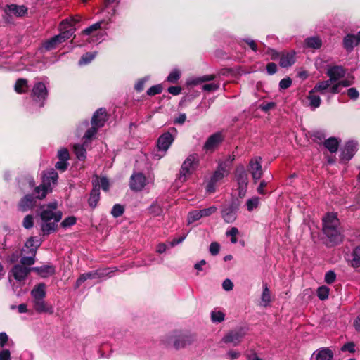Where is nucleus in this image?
<instances>
[{
    "instance_id": "nucleus-1",
    "label": "nucleus",
    "mask_w": 360,
    "mask_h": 360,
    "mask_svg": "<svg viewBox=\"0 0 360 360\" xmlns=\"http://www.w3.org/2000/svg\"><path fill=\"white\" fill-rule=\"evenodd\" d=\"M323 232L329 241L334 245L340 243L343 240L342 229L338 215L335 212L327 213L322 219Z\"/></svg>"
},
{
    "instance_id": "nucleus-2",
    "label": "nucleus",
    "mask_w": 360,
    "mask_h": 360,
    "mask_svg": "<svg viewBox=\"0 0 360 360\" xmlns=\"http://www.w3.org/2000/svg\"><path fill=\"white\" fill-rule=\"evenodd\" d=\"M56 210V202H51L43 207L40 216L42 220L41 231L44 234H49L56 231L57 224L62 218V212Z\"/></svg>"
},
{
    "instance_id": "nucleus-3",
    "label": "nucleus",
    "mask_w": 360,
    "mask_h": 360,
    "mask_svg": "<svg viewBox=\"0 0 360 360\" xmlns=\"http://www.w3.org/2000/svg\"><path fill=\"white\" fill-rule=\"evenodd\" d=\"M196 341L194 334L183 333L179 331H173L166 335L162 339V342L166 347H174L179 349L189 346Z\"/></svg>"
},
{
    "instance_id": "nucleus-4",
    "label": "nucleus",
    "mask_w": 360,
    "mask_h": 360,
    "mask_svg": "<svg viewBox=\"0 0 360 360\" xmlns=\"http://www.w3.org/2000/svg\"><path fill=\"white\" fill-rule=\"evenodd\" d=\"M326 75L328 76L329 79L319 82L316 84V89L328 91L334 83L338 82L340 79L344 77L345 70L342 66L334 65L328 68Z\"/></svg>"
},
{
    "instance_id": "nucleus-5",
    "label": "nucleus",
    "mask_w": 360,
    "mask_h": 360,
    "mask_svg": "<svg viewBox=\"0 0 360 360\" xmlns=\"http://www.w3.org/2000/svg\"><path fill=\"white\" fill-rule=\"evenodd\" d=\"M233 160L234 158L229 157L225 162L219 165L217 169L207 184L206 190L207 192L213 193L215 191L216 184L229 174L231 165Z\"/></svg>"
},
{
    "instance_id": "nucleus-6",
    "label": "nucleus",
    "mask_w": 360,
    "mask_h": 360,
    "mask_svg": "<svg viewBox=\"0 0 360 360\" xmlns=\"http://www.w3.org/2000/svg\"><path fill=\"white\" fill-rule=\"evenodd\" d=\"M58 177V174L53 169L44 174L42 183L34 189L35 197L39 199L45 198L46 194L52 191L51 186L56 184Z\"/></svg>"
},
{
    "instance_id": "nucleus-7",
    "label": "nucleus",
    "mask_w": 360,
    "mask_h": 360,
    "mask_svg": "<svg viewBox=\"0 0 360 360\" xmlns=\"http://www.w3.org/2000/svg\"><path fill=\"white\" fill-rule=\"evenodd\" d=\"M199 164V155L197 153L189 155L183 162L180 171V180L186 181L195 171Z\"/></svg>"
},
{
    "instance_id": "nucleus-8",
    "label": "nucleus",
    "mask_w": 360,
    "mask_h": 360,
    "mask_svg": "<svg viewBox=\"0 0 360 360\" xmlns=\"http://www.w3.org/2000/svg\"><path fill=\"white\" fill-rule=\"evenodd\" d=\"M48 96V90L43 82H39L34 85L31 96L34 102H35L39 107L44 106V101Z\"/></svg>"
},
{
    "instance_id": "nucleus-9",
    "label": "nucleus",
    "mask_w": 360,
    "mask_h": 360,
    "mask_svg": "<svg viewBox=\"0 0 360 360\" xmlns=\"http://www.w3.org/2000/svg\"><path fill=\"white\" fill-rule=\"evenodd\" d=\"M236 179L238 182V195L240 198L246 195L248 188V174L243 165H239L236 170Z\"/></svg>"
},
{
    "instance_id": "nucleus-10",
    "label": "nucleus",
    "mask_w": 360,
    "mask_h": 360,
    "mask_svg": "<svg viewBox=\"0 0 360 360\" xmlns=\"http://www.w3.org/2000/svg\"><path fill=\"white\" fill-rule=\"evenodd\" d=\"M73 32L74 31L72 29L61 32L59 34L56 35L50 39L44 41L43 44L44 49L46 51L56 49L58 44L70 38Z\"/></svg>"
},
{
    "instance_id": "nucleus-11",
    "label": "nucleus",
    "mask_w": 360,
    "mask_h": 360,
    "mask_svg": "<svg viewBox=\"0 0 360 360\" xmlns=\"http://www.w3.org/2000/svg\"><path fill=\"white\" fill-rule=\"evenodd\" d=\"M174 141V137L169 132H166L162 134L158 140V152L161 153V154L159 153H155L154 158L156 160L160 159L162 157H163L167 150L169 149V146Z\"/></svg>"
},
{
    "instance_id": "nucleus-12",
    "label": "nucleus",
    "mask_w": 360,
    "mask_h": 360,
    "mask_svg": "<svg viewBox=\"0 0 360 360\" xmlns=\"http://www.w3.org/2000/svg\"><path fill=\"white\" fill-rule=\"evenodd\" d=\"M249 172H250L254 183L262 177L263 172L262 169V158L259 156L254 157L249 162Z\"/></svg>"
},
{
    "instance_id": "nucleus-13",
    "label": "nucleus",
    "mask_w": 360,
    "mask_h": 360,
    "mask_svg": "<svg viewBox=\"0 0 360 360\" xmlns=\"http://www.w3.org/2000/svg\"><path fill=\"white\" fill-rule=\"evenodd\" d=\"M27 8L23 5H8L5 8V15L4 18L6 22H9L8 18L10 16L15 15L16 17H22L27 13Z\"/></svg>"
},
{
    "instance_id": "nucleus-14",
    "label": "nucleus",
    "mask_w": 360,
    "mask_h": 360,
    "mask_svg": "<svg viewBox=\"0 0 360 360\" xmlns=\"http://www.w3.org/2000/svg\"><path fill=\"white\" fill-rule=\"evenodd\" d=\"M358 150V143L355 141H347L341 152L342 160H350Z\"/></svg>"
},
{
    "instance_id": "nucleus-15",
    "label": "nucleus",
    "mask_w": 360,
    "mask_h": 360,
    "mask_svg": "<svg viewBox=\"0 0 360 360\" xmlns=\"http://www.w3.org/2000/svg\"><path fill=\"white\" fill-rule=\"evenodd\" d=\"M147 184V179L141 173H136L132 174L131 176L130 188L133 191H141Z\"/></svg>"
},
{
    "instance_id": "nucleus-16",
    "label": "nucleus",
    "mask_w": 360,
    "mask_h": 360,
    "mask_svg": "<svg viewBox=\"0 0 360 360\" xmlns=\"http://www.w3.org/2000/svg\"><path fill=\"white\" fill-rule=\"evenodd\" d=\"M316 84L314 87L309 92V95L307 96V99L309 101V106L314 110L319 108L321 105V100L319 96L316 95L315 93L319 92L322 95H325L328 93V90H320L316 89Z\"/></svg>"
},
{
    "instance_id": "nucleus-17",
    "label": "nucleus",
    "mask_w": 360,
    "mask_h": 360,
    "mask_svg": "<svg viewBox=\"0 0 360 360\" xmlns=\"http://www.w3.org/2000/svg\"><path fill=\"white\" fill-rule=\"evenodd\" d=\"M31 271H32V268L26 267L21 264H16L13 267L11 274L17 281L21 282L27 278Z\"/></svg>"
},
{
    "instance_id": "nucleus-18",
    "label": "nucleus",
    "mask_w": 360,
    "mask_h": 360,
    "mask_svg": "<svg viewBox=\"0 0 360 360\" xmlns=\"http://www.w3.org/2000/svg\"><path fill=\"white\" fill-rule=\"evenodd\" d=\"M223 136L219 132L214 133L209 136L204 144L203 148L206 151H213L222 141Z\"/></svg>"
},
{
    "instance_id": "nucleus-19",
    "label": "nucleus",
    "mask_w": 360,
    "mask_h": 360,
    "mask_svg": "<svg viewBox=\"0 0 360 360\" xmlns=\"http://www.w3.org/2000/svg\"><path fill=\"white\" fill-rule=\"evenodd\" d=\"M106 120L107 114L105 110L100 108L94 112L92 117L91 124L97 128H100L104 125Z\"/></svg>"
},
{
    "instance_id": "nucleus-20",
    "label": "nucleus",
    "mask_w": 360,
    "mask_h": 360,
    "mask_svg": "<svg viewBox=\"0 0 360 360\" xmlns=\"http://www.w3.org/2000/svg\"><path fill=\"white\" fill-rule=\"evenodd\" d=\"M312 358L316 360H332L333 352L328 347H322L313 353Z\"/></svg>"
},
{
    "instance_id": "nucleus-21",
    "label": "nucleus",
    "mask_w": 360,
    "mask_h": 360,
    "mask_svg": "<svg viewBox=\"0 0 360 360\" xmlns=\"http://www.w3.org/2000/svg\"><path fill=\"white\" fill-rule=\"evenodd\" d=\"M40 245L41 242L39 240L37 239L34 237H30L26 241L25 247L22 251L24 253H32V255H36L37 250L38 248L40 246Z\"/></svg>"
},
{
    "instance_id": "nucleus-22",
    "label": "nucleus",
    "mask_w": 360,
    "mask_h": 360,
    "mask_svg": "<svg viewBox=\"0 0 360 360\" xmlns=\"http://www.w3.org/2000/svg\"><path fill=\"white\" fill-rule=\"evenodd\" d=\"M295 62V53L294 51L290 52H282L279 60V65L282 68H288L292 65Z\"/></svg>"
},
{
    "instance_id": "nucleus-23",
    "label": "nucleus",
    "mask_w": 360,
    "mask_h": 360,
    "mask_svg": "<svg viewBox=\"0 0 360 360\" xmlns=\"http://www.w3.org/2000/svg\"><path fill=\"white\" fill-rule=\"evenodd\" d=\"M33 307L38 313L52 314L53 312V308L47 305L44 299L33 300Z\"/></svg>"
},
{
    "instance_id": "nucleus-24",
    "label": "nucleus",
    "mask_w": 360,
    "mask_h": 360,
    "mask_svg": "<svg viewBox=\"0 0 360 360\" xmlns=\"http://www.w3.org/2000/svg\"><path fill=\"white\" fill-rule=\"evenodd\" d=\"M243 338V335L240 331H231L226 334L222 339V341L225 343H229L233 345L238 344Z\"/></svg>"
},
{
    "instance_id": "nucleus-25",
    "label": "nucleus",
    "mask_w": 360,
    "mask_h": 360,
    "mask_svg": "<svg viewBox=\"0 0 360 360\" xmlns=\"http://www.w3.org/2000/svg\"><path fill=\"white\" fill-rule=\"evenodd\" d=\"M215 78L214 75H206L201 77H191L187 79L186 85L188 86H193L200 84L203 82L213 80Z\"/></svg>"
},
{
    "instance_id": "nucleus-26",
    "label": "nucleus",
    "mask_w": 360,
    "mask_h": 360,
    "mask_svg": "<svg viewBox=\"0 0 360 360\" xmlns=\"http://www.w3.org/2000/svg\"><path fill=\"white\" fill-rule=\"evenodd\" d=\"M352 80L349 79H342L338 82L334 83L333 86L328 89V93L330 94H337L340 92V87H348L352 84Z\"/></svg>"
},
{
    "instance_id": "nucleus-27",
    "label": "nucleus",
    "mask_w": 360,
    "mask_h": 360,
    "mask_svg": "<svg viewBox=\"0 0 360 360\" xmlns=\"http://www.w3.org/2000/svg\"><path fill=\"white\" fill-rule=\"evenodd\" d=\"M358 43H359L358 40V34L355 36L354 34H349L343 39L344 48L348 51H351Z\"/></svg>"
},
{
    "instance_id": "nucleus-28",
    "label": "nucleus",
    "mask_w": 360,
    "mask_h": 360,
    "mask_svg": "<svg viewBox=\"0 0 360 360\" xmlns=\"http://www.w3.org/2000/svg\"><path fill=\"white\" fill-rule=\"evenodd\" d=\"M32 269L43 278H47L53 275L55 272L53 266L49 265L42 266L40 267H33Z\"/></svg>"
},
{
    "instance_id": "nucleus-29",
    "label": "nucleus",
    "mask_w": 360,
    "mask_h": 360,
    "mask_svg": "<svg viewBox=\"0 0 360 360\" xmlns=\"http://www.w3.org/2000/svg\"><path fill=\"white\" fill-rule=\"evenodd\" d=\"M31 295L33 300L44 299L46 297V285L44 283H39L36 285L31 291Z\"/></svg>"
},
{
    "instance_id": "nucleus-30",
    "label": "nucleus",
    "mask_w": 360,
    "mask_h": 360,
    "mask_svg": "<svg viewBox=\"0 0 360 360\" xmlns=\"http://www.w3.org/2000/svg\"><path fill=\"white\" fill-rule=\"evenodd\" d=\"M304 46L307 48L318 49L322 46V40L317 36L307 37L304 40Z\"/></svg>"
},
{
    "instance_id": "nucleus-31",
    "label": "nucleus",
    "mask_w": 360,
    "mask_h": 360,
    "mask_svg": "<svg viewBox=\"0 0 360 360\" xmlns=\"http://www.w3.org/2000/svg\"><path fill=\"white\" fill-rule=\"evenodd\" d=\"M108 24H109V21H106L105 20H101L99 22H97L91 25V26L88 27L87 28H86L82 32V33L85 35H91L94 32H95L98 30H100L102 28L107 29V27L103 26V25H107Z\"/></svg>"
},
{
    "instance_id": "nucleus-32",
    "label": "nucleus",
    "mask_w": 360,
    "mask_h": 360,
    "mask_svg": "<svg viewBox=\"0 0 360 360\" xmlns=\"http://www.w3.org/2000/svg\"><path fill=\"white\" fill-rule=\"evenodd\" d=\"M271 293L267 287V285H264L263 291L259 301V305L264 307H266L270 305L271 302Z\"/></svg>"
},
{
    "instance_id": "nucleus-33",
    "label": "nucleus",
    "mask_w": 360,
    "mask_h": 360,
    "mask_svg": "<svg viewBox=\"0 0 360 360\" xmlns=\"http://www.w3.org/2000/svg\"><path fill=\"white\" fill-rule=\"evenodd\" d=\"M352 259H350L349 264L353 268L360 267V245L356 247L352 252L351 254Z\"/></svg>"
},
{
    "instance_id": "nucleus-34",
    "label": "nucleus",
    "mask_w": 360,
    "mask_h": 360,
    "mask_svg": "<svg viewBox=\"0 0 360 360\" xmlns=\"http://www.w3.org/2000/svg\"><path fill=\"white\" fill-rule=\"evenodd\" d=\"M221 217L226 223H232L236 219V212L231 207L223 209L221 212Z\"/></svg>"
},
{
    "instance_id": "nucleus-35",
    "label": "nucleus",
    "mask_w": 360,
    "mask_h": 360,
    "mask_svg": "<svg viewBox=\"0 0 360 360\" xmlns=\"http://www.w3.org/2000/svg\"><path fill=\"white\" fill-rule=\"evenodd\" d=\"M340 141L335 137H330L324 141V146L330 152L336 153L339 148Z\"/></svg>"
},
{
    "instance_id": "nucleus-36",
    "label": "nucleus",
    "mask_w": 360,
    "mask_h": 360,
    "mask_svg": "<svg viewBox=\"0 0 360 360\" xmlns=\"http://www.w3.org/2000/svg\"><path fill=\"white\" fill-rule=\"evenodd\" d=\"M34 198L31 195H26L20 202L19 208L22 211H27L33 206Z\"/></svg>"
},
{
    "instance_id": "nucleus-37",
    "label": "nucleus",
    "mask_w": 360,
    "mask_h": 360,
    "mask_svg": "<svg viewBox=\"0 0 360 360\" xmlns=\"http://www.w3.org/2000/svg\"><path fill=\"white\" fill-rule=\"evenodd\" d=\"M15 91L18 94H22L27 91L28 89V82L25 79H18L14 86Z\"/></svg>"
},
{
    "instance_id": "nucleus-38",
    "label": "nucleus",
    "mask_w": 360,
    "mask_h": 360,
    "mask_svg": "<svg viewBox=\"0 0 360 360\" xmlns=\"http://www.w3.org/2000/svg\"><path fill=\"white\" fill-rule=\"evenodd\" d=\"M100 199L99 187H94L92 189L90 198L89 199V204L91 207H95Z\"/></svg>"
},
{
    "instance_id": "nucleus-39",
    "label": "nucleus",
    "mask_w": 360,
    "mask_h": 360,
    "mask_svg": "<svg viewBox=\"0 0 360 360\" xmlns=\"http://www.w3.org/2000/svg\"><path fill=\"white\" fill-rule=\"evenodd\" d=\"M93 184L94 187H98L97 186H100L105 191H108L110 186L109 181L107 178L102 177L99 179L97 176L94 179Z\"/></svg>"
},
{
    "instance_id": "nucleus-40",
    "label": "nucleus",
    "mask_w": 360,
    "mask_h": 360,
    "mask_svg": "<svg viewBox=\"0 0 360 360\" xmlns=\"http://www.w3.org/2000/svg\"><path fill=\"white\" fill-rule=\"evenodd\" d=\"M74 151L77 158L79 160H84L86 158V149L84 146L80 144H75L74 146Z\"/></svg>"
},
{
    "instance_id": "nucleus-41",
    "label": "nucleus",
    "mask_w": 360,
    "mask_h": 360,
    "mask_svg": "<svg viewBox=\"0 0 360 360\" xmlns=\"http://www.w3.org/2000/svg\"><path fill=\"white\" fill-rule=\"evenodd\" d=\"M27 255H24L20 259L21 265L22 266H31L35 262V256L36 255H33L32 253H26Z\"/></svg>"
},
{
    "instance_id": "nucleus-42",
    "label": "nucleus",
    "mask_w": 360,
    "mask_h": 360,
    "mask_svg": "<svg viewBox=\"0 0 360 360\" xmlns=\"http://www.w3.org/2000/svg\"><path fill=\"white\" fill-rule=\"evenodd\" d=\"M225 314L218 310H213L211 312V320L213 323H221L224 320Z\"/></svg>"
},
{
    "instance_id": "nucleus-43",
    "label": "nucleus",
    "mask_w": 360,
    "mask_h": 360,
    "mask_svg": "<svg viewBox=\"0 0 360 360\" xmlns=\"http://www.w3.org/2000/svg\"><path fill=\"white\" fill-rule=\"evenodd\" d=\"M96 272L98 273V279H105L112 276L113 271H111L109 268H105L97 269Z\"/></svg>"
},
{
    "instance_id": "nucleus-44",
    "label": "nucleus",
    "mask_w": 360,
    "mask_h": 360,
    "mask_svg": "<svg viewBox=\"0 0 360 360\" xmlns=\"http://www.w3.org/2000/svg\"><path fill=\"white\" fill-rule=\"evenodd\" d=\"M181 77V71L178 69L173 70L167 76V80L170 83L176 82Z\"/></svg>"
},
{
    "instance_id": "nucleus-45",
    "label": "nucleus",
    "mask_w": 360,
    "mask_h": 360,
    "mask_svg": "<svg viewBox=\"0 0 360 360\" xmlns=\"http://www.w3.org/2000/svg\"><path fill=\"white\" fill-rule=\"evenodd\" d=\"M96 53H86L84 55L82 56L79 61V64L80 65H86L89 63H90L96 56Z\"/></svg>"
},
{
    "instance_id": "nucleus-46",
    "label": "nucleus",
    "mask_w": 360,
    "mask_h": 360,
    "mask_svg": "<svg viewBox=\"0 0 360 360\" xmlns=\"http://www.w3.org/2000/svg\"><path fill=\"white\" fill-rule=\"evenodd\" d=\"M317 295L321 300L327 299L329 295V288L325 285L319 287L317 290Z\"/></svg>"
},
{
    "instance_id": "nucleus-47",
    "label": "nucleus",
    "mask_w": 360,
    "mask_h": 360,
    "mask_svg": "<svg viewBox=\"0 0 360 360\" xmlns=\"http://www.w3.org/2000/svg\"><path fill=\"white\" fill-rule=\"evenodd\" d=\"M98 128H97L96 127L92 125V127L89 129L84 136V139H85V141H84V145H87L88 143V141H90L91 139V138L96 134L97 132V130H98Z\"/></svg>"
},
{
    "instance_id": "nucleus-48",
    "label": "nucleus",
    "mask_w": 360,
    "mask_h": 360,
    "mask_svg": "<svg viewBox=\"0 0 360 360\" xmlns=\"http://www.w3.org/2000/svg\"><path fill=\"white\" fill-rule=\"evenodd\" d=\"M202 218V214H200V210H194L190 212L188 214V223L192 224L195 221L199 220Z\"/></svg>"
},
{
    "instance_id": "nucleus-49",
    "label": "nucleus",
    "mask_w": 360,
    "mask_h": 360,
    "mask_svg": "<svg viewBox=\"0 0 360 360\" xmlns=\"http://www.w3.org/2000/svg\"><path fill=\"white\" fill-rule=\"evenodd\" d=\"M123 212L124 207L119 204L115 205L111 210V214L114 217H118L121 216Z\"/></svg>"
},
{
    "instance_id": "nucleus-50",
    "label": "nucleus",
    "mask_w": 360,
    "mask_h": 360,
    "mask_svg": "<svg viewBox=\"0 0 360 360\" xmlns=\"http://www.w3.org/2000/svg\"><path fill=\"white\" fill-rule=\"evenodd\" d=\"M162 90V87L160 84L155 85L148 89L147 94L149 96H154L160 94Z\"/></svg>"
},
{
    "instance_id": "nucleus-51",
    "label": "nucleus",
    "mask_w": 360,
    "mask_h": 360,
    "mask_svg": "<svg viewBox=\"0 0 360 360\" xmlns=\"http://www.w3.org/2000/svg\"><path fill=\"white\" fill-rule=\"evenodd\" d=\"M80 19H81V17H78V18H77V19L72 18L70 20H68V19L64 20L60 23V29L62 30L63 28H65V25L72 26L76 22H79L80 20Z\"/></svg>"
},
{
    "instance_id": "nucleus-52",
    "label": "nucleus",
    "mask_w": 360,
    "mask_h": 360,
    "mask_svg": "<svg viewBox=\"0 0 360 360\" xmlns=\"http://www.w3.org/2000/svg\"><path fill=\"white\" fill-rule=\"evenodd\" d=\"M76 223V218L74 217H69L65 218L60 224L61 226L66 229L74 225Z\"/></svg>"
},
{
    "instance_id": "nucleus-53",
    "label": "nucleus",
    "mask_w": 360,
    "mask_h": 360,
    "mask_svg": "<svg viewBox=\"0 0 360 360\" xmlns=\"http://www.w3.org/2000/svg\"><path fill=\"white\" fill-rule=\"evenodd\" d=\"M347 94L349 97L350 99L354 100V101L358 99L359 97V93L358 90L354 87H352V88H349V89H347Z\"/></svg>"
},
{
    "instance_id": "nucleus-54",
    "label": "nucleus",
    "mask_w": 360,
    "mask_h": 360,
    "mask_svg": "<svg viewBox=\"0 0 360 360\" xmlns=\"http://www.w3.org/2000/svg\"><path fill=\"white\" fill-rule=\"evenodd\" d=\"M238 233V230L236 227H232L229 231L226 232L227 236H231V242L236 243L237 242L236 235Z\"/></svg>"
},
{
    "instance_id": "nucleus-55",
    "label": "nucleus",
    "mask_w": 360,
    "mask_h": 360,
    "mask_svg": "<svg viewBox=\"0 0 360 360\" xmlns=\"http://www.w3.org/2000/svg\"><path fill=\"white\" fill-rule=\"evenodd\" d=\"M336 278V274L333 271H328L325 275V282L328 284L333 283Z\"/></svg>"
},
{
    "instance_id": "nucleus-56",
    "label": "nucleus",
    "mask_w": 360,
    "mask_h": 360,
    "mask_svg": "<svg viewBox=\"0 0 360 360\" xmlns=\"http://www.w3.org/2000/svg\"><path fill=\"white\" fill-rule=\"evenodd\" d=\"M292 84V79L290 77L282 79L279 82V87L281 89H286Z\"/></svg>"
},
{
    "instance_id": "nucleus-57",
    "label": "nucleus",
    "mask_w": 360,
    "mask_h": 360,
    "mask_svg": "<svg viewBox=\"0 0 360 360\" xmlns=\"http://www.w3.org/2000/svg\"><path fill=\"white\" fill-rule=\"evenodd\" d=\"M217 211V207L215 206H212L208 208L202 209L200 210V214H202V217H208Z\"/></svg>"
},
{
    "instance_id": "nucleus-58",
    "label": "nucleus",
    "mask_w": 360,
    "mask_h": 360,
    "mask_svg": "<svg viewBox=\"0 0 360 360\" xmlns=\"http://www.w3.org/2000/svg\"><path fill=\"white\" fill-rule=\"evenodd\" d=\"M259 205V198L254 196L249 199V211L257 208Z\"/></svg>"
},
{
    "instance_id": "nucleus-59",
    "label": "nucleus",
    "mask_w": 360,
    "mask_h": 360,
    "mask_svg": "<svg viewBox=\"0 0 360 360\" xmlns=\"http://www.w3.org/2000/svg\"><path fill=\"white\" fill-rule=\"evenodd\" d=\"M150 212L155 216H159L162 214V210L161 207L158 204H153L150 209Z\"/></svg>"
},
{
    "instance_id": "nucleus-60",
    "label": "nucleus",
    "mask_w": 360,
    "mask_h": 360,
    "mask_svg": "<svg viewBox=\"0 0 360 360\" xmlns=\"http://www.w3.org/2000/svg\"><path fill=\"white\" fill-rule=\"evenodd\" d=\"M58 157L60 160L67 161L69 158L68 150L65 148H61L58 152Z\"/></svg>"
},
{
    "instance_id": "nucleus-61",
    "label": "nucleus",
    "mask_w": 360,
    "mask_h": 360,
    "mask_svg": "<svg viewBox=\"0 0 360 360\" xmlns=\"http://www.w3.org/2000/svg\"><path fill=\"white\" fill-rule=\"evenodd\" d=\"M23 226L27 229H31L33 226V217L32 215H27L23 220Z\"/></svg>"
},
{
    "instance_id": "nucleus-62",
    "label": "nucleus",
    "mask_w": 360,
    "mask_h": 360,
    "mask_svg": "<svg viewBox=\"0 0 360 360\" xmlns=\"http://www.w3.org/2000/svg\"><path fill=\"white\" fill-rule=\"evenodd\" d=\"M219 249H220L219 244L216 242H213L210 244L209 250H210V252L211 253V255H217L219 252Z\"/></svg>"
},
{
    "instance_id": "nucleus-63",
    "label": "nucleus",
    "mask_w": 360,
    "mask_h": 360,
    "mask_svg": "<svg viewBox=\"0 0 360 360\" xmlns=\"http://www.w3.org/2000/svg\"><path fill=\"white\" fill-rule=\"evenodd\" d=\"M219 87V84L212 83V84H204L202 86V89L203 91H216L217 89H218Z\"/></svg>"
},
{
    "instance_id": "nucleus-64",
    "label": "nucleus",
    "mask_w": 360,
    "mask_h": 360,
    "mask_svg": "<svg viewBox=\"0 0 360 360\" xmlns=\"http://www.w3.org/2000/svg\"><path fill=\"white\" fill-rule=\"evenodd\" d=\"M0 360H11V352L8 349L0 351Z\"/></svg>"
}]
</instances>
